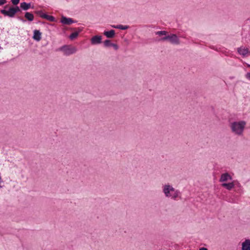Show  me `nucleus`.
<instances>
[{
  "instance_id": "1",
  "label": "nucleus",
  "mask_w": 250,
  "mask_h": 250,
  "mask_svg": "<svg viewBox=\"0 0 250 250\" xmlns=\"http://www.w3.org/2000/svg\"><path fill=\"white\" fill-rule=\"evenodd\" d=\"M162 188L163 192L167 198L175 200L180 196V192L179 190L175 189L168 183L163 185Z\"/></svg>"
},
{
  "instance_id": "2",
  "label": "nucleus",
  "mask_w": 250,
  "mask_h": 250,
  "mask_svg": "<svg viewBox=\"0 0 250 250\" xmlns=\"http://www.w3.org/2000/svg\"><path fill=\"white\" fill-rule=\"evenodd\" d=\"M246 123L244 121L234 122L230 124L231 131L235 135L241 136L246 126Z\"/></svg>"
},
{
  "instance_id": "3",
  "label": "nucleus",
  "mask_w": 250,
  "mask_h": 250,
  "mask_svg": "<svg viewBox=\"0 0 250 250\" xmlns=\"http://www.w3.org/2000/svg\"><path fill=\"white\" fill-rule=\"evenodd\" d=\"M161 42L167 41L173 45H178L180 44V42L179 37L174 34H171L166 36H164L159 40Z\"/></svg>"
},
{
  "instance_id": "4",
  "label": "nucleus",
  "mask_w": 250,
  "mask_h": 250,
  "mask_svg": "<svg viewBox=\"0 0 250 250\" xmlns=\"http://www.w3.org/2000/svg\"><path fill=\"white\" fill-rule=\"evenodd\" d=\"M58 51L64 55H70L75 53L77 51L76 48H59Z\"/></svg>"
},
{
  "instance_id": "5",
  "label": "nucleus",
  "mask_w": 250,
  "mask_h": 250,
  "mask_svg": "<svg viewBox=\"0 0 250 250\" xmlns=\"http://www.w3.org/2000/svg\"><path fill=\"white\" fill-rule=\"evenodd\" d=\"M0 13L4 16H8L10 18H13L15 15L12 7H10L7 11L5 9H2L0 10Z\"/></svg>"
},
{
  "instance_id": "6",
  "label": "nucleus",
  "mask_w": 250,
  "mask_h": 250,
  "mask_svg": "<svg viewBox=\"0 0 250 250\" xmlns=\"http://www.w3.org/2000/svg\"><path fill=\"white\" fill-rule=\"evenodd\" d=\"M102 37L100 35L93 36L91 39V43L93 45H98L102 42Z\"/></svg>"
},
{
  "instance_id": "7",
  "label": "nucleus",
  "mask_w": 250,
  "mask_h": 250,
  "mask_svg": "<svg viewBox=\"0 0 250 250\" xmlns=\"http://www.w3.org/2000/svg\"><path fill=\"white\" fill-rule=\"evenodd\" d=\"M61 22L65 25H70L73 23L77 22V21L73 20L72 19L62 16Z\"/></svg>"
},
{
  "instance_id": "8",
  "label": "nucleus",
  "mask_w": 250,
  "mask_h": 250,
  "mask_svg": "<svg viewBox=\"0 0 250 250\" xmlns=\"http://www.w3.org/2000/svg\"><path fill=\"white\" fill-rule=\"evenodd\" d=\"M237 51L243 57H247L250 55V51L248 48H238Z\"/></svg>"
},
{
  "instance_id": "9",
  "label": "nucleus",
  "mask_w": 250,
  "mask_h": 250,
  "mask_svg": "<svg viewBox=\"0 0 250 250\" xmlns=\"http://www.w3.org/2000/svg\"><path fill=\"white\" fill-rule=\"evenodd\" d=\"M232 179V177L228 173H225L221 175L219 181L220 182H224L229 180H231Z\"/></svg>"
},
{
  "instance_id": "10",
  "label": "nucleus",
  "mask_w": 250,
  "mask_h": 250,
  "mask_svg": "<svg viewBox=\"0 0 250 250\" xmlns=\"http://www.w3.org/2000/svg\"><path fill=\"white\" fill-rule=\"evenodd\" d=\"M242 250H250V239H246L242 243Z\"/></svg>"
},
{
  "instance_id": "11",
  "label": "nucleus",
  "mask_w": 250,
  "mask_h": 250,
  "mask_svg": "<svg viewBox=\"0 0 250 250\" xmlns=\"http://www.w3.org/2000/svg\"><path fill=\"white\" fill-rule=\"evenodd\" d=\"M41 34L42 33L39 30H35L33 38L35 40L39 41L41 39Z\"/></svg>"
},
{
  "instance_id": "12",
  "label": "nucleus",
  "mask_w": 250,
  "mask_h": 250,
  "mask_svg": "<svg viewBox=\"0 0 250 250\" xmlns=\"http://www.w3.org/2000/svg\"><path fill=\"white\" fill-rule=\"evenodd\" d=\"M104 34L108 38H112L115 36V32L114 30H110L104 31Z\"/></svg>"
},
{
  "instance_id": "13",
  "label": "nucleus",
  "mask_w": 250,
  "mask_h": 250,
  "mask_svg": "<svg viewBox=\"0 0 250 250\" xmlns=\"http://www.w3.org/2000/svg\"><path fill=\"white\" fill-rule=\"evenodd\" d=\"M31 7V3L23 2L20 4V8L23 10H27Z\"/></svg>"
},
{
  "instance_id": "14",
  "label": "nucleus",
  "mask_w": 250,
  "mask_h": 250,
  "mask_svg": "<svg viewBox=\"0 0 250 250\" xmlns=\"http://www.w3.org/2000/svg\"><path fill=\"white\" fill-rule=\"evenodd\" d=\"M25 18L29 21H32L34 20V15L32 13L26 12L24 15Z\"/></svg>"
},
{
  "instance_id": "15",
  "label": "nucleus",
  "mask_w": 250,
  "mask_h": 250,
  "mask_svg": "<svg viewBox=\"0 0 250 250\" xmlns=\"http://www.w3.org/2000/svg\"><path fill=\"white\" fill-rule=\"evenodd\" d=\"M41 18L45 19L50 21H55V18L52 16L48 15L46 14H44L41 15Z\"/></svg>"
},
{
  "instance_id": "16",
  "label": "nucleus",
  "mask_w": 250,
  "mask_h": 250,
  "mask_svg": "<svg viewBox=\"0 0 250 250\" xmlns=\"http://www.w3.org/2000/svg\"><path fill=\"white\" fill-rule=\"evenodd\" d=\"M222 186L226 188L228 190H230L234 187V184L233 182L229 183H223Z\"/></svg>"
},
{
  "instance_id": "17",
  "label": "nucleus",
  "mask_w": 250,
  "mask_h": 250,
  "mask_svg": "<svg viewBox=\"0 0 250 250\" xmlns=\"http://www.w3.org/2000/svg\"><path fill=\"white\" fill-rule=\"evenodd\" d=\"M167 33L168 32L166 31H159L155 32V35H158L159 36H166L168 35Z\"/></svg>"
},
{
  "instance_id": "18",
  "label": "nucleus",
  "mask_w": 250,
  "mask_h": 250,
  "mask_svg": "<svg viewBox=\"0 0 250 250\" xmlns=\"http://www.w3.org/2000/svg\"><path fill=\"white\" fill-rule=\"evenodd\" d=\"M116 27H117V29H121V30H126L129 28V26L119 24V25H116Z\"/></svg>"
},
{
  "instance_id": "19",
  "label": "nucleus",
  "mask_w": 250,
  "mask_h": 250,
  "mask_svg": "<svg viewBox=\"0 0 250 250\" xmlns=\"http://www.w3.org/2000/svg\"><path fill=\"white\" fill-rule=\"evenodd\" d=\"M111 43L112 42H111V41L109 40H106L104 42V45L105 47H110Z\"/></svg>"
},
{
  "instance_id": "20",
  "label": "nucleus",
  "mask_w": 250,
  "mask_h": 250,
  "mask_svg": "<svg viewBox=\"0 0 250 250\" xmlns=\"http://www.w3.org/2000/svg\"><path fill=\"white\" fill-rule=\"evenodd\" d=\"M78 34L79 33L77 32H73L69 36V38L71 40H73L78 36Z\"/></svg>"
},
{
  "instance_id": "21",
  "label": "nucleus",
  "mask_w": 250,
  "mask_h": 250,
  "mask_svg": "<svg viewBox=\"0 0 250 250\" xmlns=\"http://www.w3.org/2000/svg\"><path fill=\"white\" fill-rule=\"evenodd\" d=\"M12 8H13V9L14 10V13H15V14L17 13H18V12L21 11V9L18 6H16L15 7H12Z\"/></svg>"
},
{
  "instance_id": "22",
  "label": "nucleus",
  "mask_w": 250,
  "mask_h": 250,
  "mask_svg": "<svg viewBox=\"0 0 250 250\" xmlns=\"http://www.w3.org/2000/svg\"><path fill=\"white\" fill-rule=\"evenodd\" d=\"M123 45L124 46L130 45V42L128 40L125 39L124 40Z\"/></svg>"
},
{
  "instance_id": "23",
  "label": "nucleus",
  "mask_w": 250,
  "mask_h": 250,
  "mask_svg": "<svg viewBox=\"0 0 250 250\" xmlns=\"http://www.w3.org/2000/svg\"><path fill=\"white\" fill-rule=\"evenodd\" d=\"M20 0H11V1L13 3V5H17L19 3Z\"/></svg>"
},
{
  "instance_id": "24",
  "label": "nucleus",
  "mask_w": 250,
  "mask_h": 250,
  "mask_svg": "<svg viewBox=\"0 0 250 250\" xmlns=\"http://www.w3.org/2000/svg\"><path fill=\"white\" fill-rule=\"evenodd\" d=\"M35 13L40 16L41 17V15L42 14H44V13H43L42 11L39 10V11H35Z\"/></svg>"
},
{
  "instance_id": "25",
  "label": "nucleus",
  "mask_w": 250,
  "mask_h": 250,
  "mask_svg": "<svg viewBox=\"0 0 250 250\" xmlns=\"http://www.w3.org/2000/svg\"><path fill=\"white\" fill-rule=\"evenodd\" d=\"M6 0H0V6L6 3Z\"/></svg>"
},
{
  "instance_id": "26",
  "label": "nucleus",
  "mask_w": 250,
  "mask_h": 250,
  "mask_svg": "<svg viewBox=\"0 0 250 250\" xmlns=\"http://www.w3.org/2000/svg\"><path fill=\"white\" fill-rule=\"evenodd\" d=\"M110 47H118V46L116 44L112 43Z\"/></svg>"
},
{
  "instance_id": "27",
  "label": "nucleus",
  "mask_w": 250,
  "mask_h": 250,
  "mask_svg": "<svg viewBox=\"0 0 250 250\" xmlns=\"http://www.w3.org/2000/svg\"><path fill=\"white\" fill-rule=\"evenodd\" d=\"M20 19L21 21L23 22H25L26 21L25 20L21 18H20Z\"/></svg>"
},
{
  "instance_id": "28",
  "label": "nucleus",
  "mask_w": 250,
  "mask_h": 250,
  "mask_svg": "<svg viewBox=\"0 0 250 250\" xmlns=\"http://www.w3.org/2000/svg\"><path fill=\"white\" fill-rule=\"evenodd\" d=\"M199 250H208V249L205 248H201L199 249Z\"/></svg>"
},
{
  "instance_id": "29",
  "label": "nucleus",
  "mask_w": 250,
  "mask_h": 250,
  "mask_svg": "<svg viewBox=\"0 0 250 250\" xmlns=\"http://www.w3.org/2000/svg\"><path fill=\"white\" fill-rule=\"evenodd\" d=\"M111 27L114 28H116L117 29L116 25H111Z\"/></svg>"
},
{
  "instance_id": "30",
  "label": "nucleus",
  "mask_w": 250,
  "mask_h": 250,
  "mask_svg": "<svg viewBox=\"0 0 250 250\" xmlns=\"http://www.w3.org/2000/svg\"><path fill=\"white\" fill-rule=\"evenodd\" d=\"M62 47H70L69 45H63Z\"/></svg>"
},
{
  "instance_id": "31",
  "label": "nucleus",
  "mask_w": 250,
  "mask_h": 250,
  "mask_svg": "<svg viewBox=\"0 0 250 250\" xmlns=\"http://www.w3.org/2000/svg\"><path fill=\"white\" fill-rule=\"evenodd\" d=\"M7 7V5H6V6H4V8L5 9Z\"/></svg>"
},
{
  "instance_id": "32",
  "label": "nucleus",
  "mask_w": 250,
  "mask_h": 250,
  "mask_svg": "<svg viewBox=\"0 0 250 250\" xmlns=\"http://www.w3.org/2000/svg\"><path fill=\"white\" fill-rule=\"evenodd\" d=\"M249 66H250V65H249Z\"/></svg>"
}]
</instances>
